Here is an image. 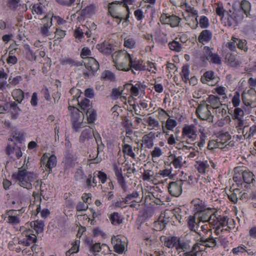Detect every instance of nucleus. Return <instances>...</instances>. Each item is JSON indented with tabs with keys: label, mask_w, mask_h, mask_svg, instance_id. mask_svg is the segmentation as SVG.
I'll list each match as a JSON object with an SVG mask.
<instances>
[{
	"label": "nucleus",
	"mask_w": 256,
	"mask_h": 256,
	"mask_svg": "<svg viewBox=\"0 0 256 256\" xmlns=\"http://www.w3.org/2000/svg\"><path fill=\"white\" fill-rule=\"evenodd\" d=\"M206 102L209 104L212 109H214L220 104L219 98L214 95L210 96Z\"/></svg>",
	"instance_id": "nucleus-40"
},
{
	"label": "nucleus",
	"mask_w": 256,
	"mask_h": 256,
	"mask_svg": "<svg viewBox=\"0 0 256 256\" xmlns=\"http://www.w3.org/2000/svg\"><path fill=\"white\" fill-rule=\"evenodd\" d=\"M70 93L72 95L73 98L69 101L68 108H76V106L78 104L82 110L87 111L88 108H92L88 99L84 98L80 102L79 101L78 98L82 92L78 89L72 88L70 89Z\"/></svg>",
	"instance_id": "nucleus-5"
},
{
	"label": "nucleus",
	"mask_w": 256,
	"mask_h": 256,
	"mask_svg": "<svg viewBox=\"0 0 256 256\" xmlns=\"http://www.w3.org/2000/svg\"><path fill=\"white\" fill-rule=\"evenodd\" d=\"M182 136L188 144H192L196 138V130L194 124H186L182 129Z\"/></svg>",
	"instance_id": "nucleus-10"
},
{
	"label": "nucleus",
	"mask_w": 256,
	"mask_h": 256,
	"mask_svg": "<svg viewBox=\"0 0 256 256\" xmlns=\"http://www.w3.org/2000/svg\"><path fill=\"white\" fill-rule=\"evenodd\" d=\"M225 58L226 62L232 66L236 67L241 63L236 56L232 54H228Z\"/></svg>",
	"instance_id": "nucleus-37"
},
{
	"label": "nucleus",
	"mask_w": 256,
	"mask_h": 256,
	"mask_svg": "<svg viewBox=\"0 0 256 256\" xmlns=\"http://www.w3.org/2000/svg\"><path fill=\"white\" fill-rule=\"evenodd\" d=\"M204 202L199 198H196L192 201V211L196 214L206 210Z\"/></svg>",
	"instance_id": "nucleus-24"
},
{
	"label": "nucleus",
	"mask_w": 256,
	"mask_h": 256,
	"mask_svg": "<svg viewBox=\"0 0 256 256\" xmlns=\"http://www.w3.org/2000/svg\"><path fill=\"white\" fill-rule=\"evenodd\" d=\"M125 199L126 204L130 205L131 208L136 210L139 208L140 198L137 192H134L132 194L128 195Z\"/></svg>",
	"instance_id": "nucleus-18"
},
{
	"label": "nucleus",
	"mask_w": 256,
	"mask_h": 256,
	"mask_svg": "<svg viewBox=\"0 0 256 256\" xmlns=\"http://www.w3.org/2000/svg\"><path fill=\"white\" fill-rule=\"evenodd\" d=\"M227 109L228 108L226 106L220 104L214 110H215V112L218 117L220 118L224 117L225 116H228L227 114Z\"/></svg>",
	"instance_id": "nucleus-41"
},
{
	"label": "nucleus",
	"mask_w": 256,
	"mask_h": 256,
	"mask_svg": "<svg viewBox=\"0 0 256 256\" xmlns=\"http://www.w3.org/2000/svg\"><path fill=\"white\" fill-rule=\"evenodd\" d=\"M212 32L208 30H203L200 34L198 40L203 44L208 42L212 39Z\"/></svg>",
	"instance_id": "nucleus-30"
},
{
	"label": "nucleus",
	"mask_w": 256,
	"mask_h": 256,
	"mask_svg": "<svg viewBox=\"0 0 256 256\" xmlns=\"http://www.w3.org/2000/svg\"><path fill=\"white\" fill-rule=\"evenodd\" d=\"M155 139L154 133L150 132L144 135L142 139V146L148 149L152 148L154 146V140Z\"/></svg>",
	"instance_id": "nucleus-20"
},
{
	"label": "nucleus",
	"mask_w": 256,
	"mask_h": 256,
	"mask_svg": "<svg viewBox=\"0 0 256 256\" xmlns=\"http://www.w3.org/2000/svg\"><path fill=\"white\" fill-rule=\"evenodd\" d=\"M242 178L245 182L250 184L254 180V174L250 172L244 170L242 174Z\"/></svg>",
	"instance_id": "nucleus-51"
},
{
	"label": "nucleus",
	"mask_w": 256,
	"mask_h": 256,
	"mask_svg": "<svg viewBox=\"0 0 256 256\" xmlns=\"http://www.w3.org/2000/svg\"><path fill=\"white\" fill-rule=\"evenodd\" d=\"M176 126L177 122L175 120L168 118L166 122L165 128L168 130H172Z\"/></svg>",
	"instance_id": "nucleus-57"
},
{
	"label": "nucleus",
	"mask_w": 256,
	"mask_h": 256,
	"mask_svg": "<svg viewBox=\"0 0 256 256\" xmlns=\"http://www.w3.org/2000/svg\"><path fill=\"white\" fill-rule=\"evenodd\" d=\"M108 13L113 18L118 20L120 24L126 15L129 14V8H126L119 1H114L108 4Z\"/></svg>",
	"instance_id": "nucleus-4"
},
{
	"label": "nucleus",
	"mask_w": 256,
	"mask_h": 256,
	"mask_svg": "<svg viewBox=\"0 0 256 256\" xmlns=\"http://www.w3.org/2000/svg\"><path fill=\"white\" fill-rule=\"evenodd\" d=\"M198 221L199 222L208 223L211 226L224 224L225 217L218 215L217 212L210 210H205L197 214Z\"/></svg>",
	"instance_id": "nucleus-2"
},
{
	"label": "nucleus",
	"mask_w": 256,
	"mask_h": 256,
	"mask_svg": "<svg viewBox=\"0 0 256 256\" xmlns=\"http://www.w3.org/2000/svg\"><path fill=\"white\" fill-rule=\"evenodd\" d=\"M238 11L232 12L230 10L229 12H226L225 17L222 20L226 26H235L240 20L242 17L238 14Z\"/></svg>",
	"instance_id": "nucleus-15"
},
{
	"label": "nucleus",
	"mask_w": 256,
	"mask_h": 256,
	"mask_svg": "<svg viewBox=\"0 0 256 256\" xmlns=\"http://www.w3.org/2000/svg\"><path fill=\"white\" fill-rule=\"evenodd\" d=\"M32 12L33 14L41 15L44 13V8L40 4H34L32 8Z\"/></svg>",
	"instance_id": "nucleus-59"
},
{
	"label": "nucleus",
	"mask_w": 256,
	"mask_h": 256,
	"mask_svg": "<svg viewBox=\"0 0 256 256\" xmlns=\"http://www.w3.org/2000/svg\"><path fill=\"white\" fill-rule=\"evenodd\" d=\"M142 86L140 83L138 82L134 85L128 84L126 86L128 89H130L132 94L133 96H138L139 94L140 90L142 88Z\"/></svg>",
	"instance_id": "nucleus-39"
},
{
	"label": "nucleus",
	"mask_w": 256,
	"mask_h": 256,
	"mask_svg": "<svg viewBox=\"0 0 256 256\" xmlns=\"http://www.w3.org/2000/svg\"><path fill=\"white\" fill-rule=\"evenodd\" d=\"M12 96L13 98L19 103H20L24 98V92L20 89L14 90Z\"/></svg>",
	"instance_id": "nucleus-50"
},
{
	"label": "nucleus",
	"mask_w": 256,
	"mask_h": 256,
	"mask_svg": "<svg viewBox=\"0 0 256 256\" xmlns=\"http://www.w3.org/2000/svg\"><path fill=\"white\" fill-rule=\"evenodd\" d=\"M154 172L150 170H146L142 174V178L144 180L151 181L153 178Z\"/></svg>",
	"instance_id": "nucleus-64"
},
{
	"label": "nucleus",
	"mask_w": 256,
	"mask_h": 256,
	"mask_svg": "<svg viewBox=\"0 0 256 256\" xmlns=\"http://www.w3.org/2000/svg\"><path fill=\"white\" fill-rule=\"evenodd\" d=\"M96 10V6L94 4H90L81 11V15L84 17H90L94 14Z\"/></svg>",
	"instance_id": "nucleus-34"
},
{
	"label": "nucleus",
	"mask_w": 256,
	"mask_h": 256,
	"mask_svg": "<svg viewBox=\"0 0 256 256\" xmlns=\"http://www.w3.org/2000/svg\"><path fill=\"white\" fill-rule=\"evenodd\" d=\"M86 72L84 74L86 76H90L93 75L94 72H96L99 68L98 62L93 58H87L84 60Z\"/></svg>",
	"instance_id": "nucleus-14"
},
{
	"label": "nucleus",
	"mask_w": 256,
	"mask_h": 256,
	"mask_svg": "<svg viewBox=\"0 0 256 256\" xmlns=\"http://www.w3.org/2000/svg\"><path fill=\"white\" fill-rule=\"evenodd\" d=\"M56 157L54 154L45 153L41 158V164L44 167L46 171L50 172L52 168L56 165Z\"/></svg>",
	"instance_id": "nucleus-11"
},
{
	"label": "nucleus",
	"mask_w": 256,
	"mask_h": 256,
	"mask_svg": "<svg viewBox=\"0 0 256 256\" xmlns=\"http://www.w3.org/2000/svg\"><path fill=\"white\" fill-rule=\"evenodd\" d=\"M170 2L174 6L182 7L186 9L188 12H191L194 16L198 14V12L194 8L187 7L186 0H170Z\"/></svg>",
	"instance_id": "nucleus-27"
},
{
	"label": "nucleus",
	"mask_w": 256,
	"mask_h": 256,
	"mask_svg": "<svg viewBox=\"0 0 256 256\" xmlns=\"http://www.w3.org/2000/svg\"><path fill=\"white\" fill-rule=\"evenodd\" d=\"M210 106L206 102L200 104L196 110L198 116L201 120H206L208 122H212L214 116L212 115Z\"/></svg>",
	"instance_id": "nucleus-9"
},
{
	"label": "nucleus",
	"mask_w": 256,
	"mask_h": 256,
	"mask_svg": "<svg viewBox=\"0 0 256 256\" xmlns=\"http://www.w3.org/2000/svg\"><path fill=\"white\" fill-rule=\"evenodd\" d=\"M114 65L118 70L128 71L132 56L126 51L121 50L112 55Z\"/></svg>",
	"instance_id": "nucleus-3"
},
{
	"label": "nucleus",
	"mask_w": 256,
	"mask_h": 256,
	"mask_svg": "<svg viewBox=\"0 0 256 256\" xmlns=\"http://www.w3.org/2000/svg\"><path fill=\"white\" fill-rule=\"evenodd\" d=\"M63 162L66 168L73 166L75 164L74 158L70 156L66 157L64 160Z\"/></svg>",
	"instance_id": "nucleus-63"
},
{
	"label": "nucleus",
	"mask_w": 256,
	"mask_h": 256,
	"mask_svg": "<svg viewBox=\"0 0 256 256\" xmlns=\"http://www.w3.org/2000/svg\"><path fill=\"white\" fill-rule=\"evenodd\" d=\"M131 139L130 137L127 136L124 138V144H122V152L128 156L134 159L136 158V154L134 152L132 147L129 144H126V142H130Z\"/></svg>",
	"instance_id": "nucleus-26"
},
{
	"label": "nucleus",
	"mask_w": 256,
	"mask_h": 256,
	"mask_svg": "<svg viewBox=\"0 0 256 256\" xmlns=\"http://www.w3.org/2000/svg\"><path fill=\"white\" fill-rule=\"evenodd\" d=\"M26 134L23 132H14L13 133L12 138L10 140L12 141H18L20 142H23L25 138Z\"/></svg>",
	"instance_id": "nucleus-49"
},
{
	"label": "nucleus",
	"mask_w": 256,
	"mask_h": 256,
	"mask_svg": "<svg viewBox=\"0 0 256 256\" xmlns=\"http://www.w3.org/2000/svg\"><path fill=\"white\" fill-rule=\"evenodd\" d=\"M204 57L210 63L216 64H219L221 63L220 56L217 54L213 53L208 48H207L205 52Z\"/></svg>",
	"instance_id": "nucleus-25"
},
{
	"label": "nucleus",
	"mask_w": 256,
	"mask_h": 256,
	"mask_svg": "<svg viewBox=\"0 0 256 256\" xmlns=\"http://www.w3.org/2000/svg\"><path fill=\"white\" fill-rule=\"evenodd\" d=\"M101 250H104L106 252L110 251L108 246L106 244L100 245V243H96L90 248V251L94 252H99Z\"/></svg>",
	"instance_id": "nucleus-43"
},
{
	"label": "nucleus",
	"mask_w": 256,
	"mask_h": 256,
	"mask_svg": "<svg viewBox=\"0 0 256 256\" xmlns=\"http://www.w3.org/2000/svg\"><path fill=\"white\" fill-rule=\"evenodd\" d=\"M240 6L244 13L246 16L248 17L250 15V12L251 8L250 4L247 0H243L241 2Z\"/></svg>",
	"instance_id": "nucleus-53"
},
{
	"label": "nucleus",
	"mask_w": 256,
	"mask_h": 256,
	"mask_svg": "<svg viewBox=\"0 0 256 256\" xmlns=\"http://www.w3.org/2000/svg\"><path fill=\"white\" fill-rule=\"evenodd\" d=\"M12 117L13 119H16L20 114V110L18 104L14 102L10 104Z\"/></svg>",
	"instance_id": "nucleus-52"
},
{
	"label": "nucleus",
	"mask_w": 256,
	"mask_h": 256,
	"mask_svg": "<svg viewBox=\"0 0 256 256\" xmlns=\"http://www.w3.org/2000/svg\"><path fill=\"white\" fill-rule=\"evenodd\" d=\"M216 12L218 16L221 18L222 20L225 17L226 12L224 8V7L221 4H218L216 8Z\"/></svg>",
	"instance_id": "nucleus-62"
},
{
	"label": "nucleus",
	"mask_w": 256,
	"mask_h": 256,
	"mask_svg": "<svg viewBox=\"0 0 256 256\" xmlns=\"http://www.w3.org/2000/svg\"><path fill=\"white\" fill-rule=\"evenodd\" d=\"M6 153L12 156H16L18 158H20L22 155L20 148L14 143L8 144L6 148Z\"/></svg>",
	"instance_id": "nucleus-23"
},
{
	"label": "nucleus",
	"mask_w": 256,
	"mask_h": 256,
	"mask_svg": "<svg viewBox=\"0 0 256 256\" xmlns=\"http://www.w3.org/2000/svg\"><path fill=\"white\" fill-rule=\"evenodd\" d=\"M208 224L206 223V224H202L198 228V230H196V232L200 236L204 238L205 234H207L208 232L210 233V229Z\"/></svg>",
	"instance_id": "nucleus-46"
},
{
	"label": "nucleus",
	"mask_w": 256,
	"mask_h": 256,
	"mask_svg": "<svg viewBox=\"0 0 256 256\" xmlns=\"http://www.w3.org/2000/svg\"><path fill=\"white\" fill-rule=\"evenodd\" d=\"M112 243L114 246V252L121 254L125 250V238L120 236H113L112 238Z\"/></svg>",
	"instance_id": "nucleus-16"
},
{
	"label": "nucleus",
	"mask_w": 256,
	"mask_h": 256,
	"mask_svg": "<svg viewBox=\"0 0 256 256\" xmlns=\"http://www.w3.org/2000/svg\"><path fill=\"white\" fill-rule=\"evenodd\" d=\"M201 80L203 84L214 86L218 82V78L214 76L213 72L208 71L202 76Z\"/></svg>",
	"instance_id": "nucleus-21"
},
{
	"label": "nucleus",
	"mask_w": 256,
	"mask_h": 256,
	"mask_svg": "<svg viewBox=\"0 0 256 256\" xmlns=\"http://www.w3.org/2000/svg\"><path fill=\"white\" fill-rule=\"evenodd\" d=\"M187 222L190 230L195 232H196L200 224V222L198 221L196 214L190 216L188 218Z\"/></svg>",
	"instance_id": "nucleus-28"
},
{
	"label": "nucleus",
	"mask_w": 256,
	"mask_h": 256,
	"mask_svg": "<svg viewBox=\"0 0 256 256\" xmlns=\"http://www.w3.org/2000/svg\"><path fill=\"white\" fill-rule=\"evenodd\" d=\"M230 138V135L228 133L220 134L216 139L218 146H220V144H224L226 143Z\"/></svg>",
	"instance_id": "nucleus-42"
},
{
	"label": "nucleus",
	"mask_w": 256,
	"mask_h": 256,
	"mask_svg": "<svg viewBox=\"0 0 256 256\" xmlns=\"http://www.w3.org/2000/svg\"><path fill=\"white\" fill-rule=\"evenodd\" d=\"M200 244H199V246L202 248L204 249V247L206 248H214L216 244V240L213 238H204V237L201 238Z\"/></svg>",
	"instance_id": "nucleus-32"
},
{
	"label": "nucleus",
	"mask_w": 256,
	"mask_h": 256,
	"mask_svg": "<svg viewBox=\"0 0 256 256\" xmlns=\"http://www.w3.org/2000/svg\"><path fill=\"white\" fill-rule=\"evenodd\" d=\"M12 178L20 186L28 190L32 188V184L35 181L38 183L37 185L40 183L36 174L23 168H19L17 172H14L12 174Z\"/></svg>",
	"instance_id": "nucleus-1"
},
{
	"label": "nucleus",
	"mask_w": 256,
	"mask_h": 256,
	"mask_svg": "<svg viewBox=\"0 0 256 256\" xmlns=\"http://www.w3.org/2000/svg\"><path fill=\"white\" fill-rule=\"evenodd\" d=\"M195 166L200 173L206 174L210 170L211 168L216 169V164L210 160H198L196 162Z\"/></svg>",
	"instance_id": "nucleus-12"
},
{
	"label": "nucleus",
	"mask_w": 256,
	"mask_h": 256,
	"mask_svg": "<svg viewBox=\"0 0 256 256\" xmlns=\"http://www.w3.org/2000/svg\"><path fill=\"white\" fill-rule=\"evenodd\" d=\"M169 48L170 50L180 52L182 50V47L181 44L176 41L174 40L168 44Z\"/></svg>",
	"instance_id": "nucleus-60"
},
{
	"label": "nucleus",
	"mask_w": 256,
	"mask_h": 256,
	"mask_svg": "<svg viewBox=\"0 0 256 256\" xmlns=\"http://www.w3.org/2000/svg\"><path fill=\"white\" fill-rule=\"evenodd\" d=\"M72 114V124L76 132H78L81 128L86 126V122H84V116L80 114V110L76 108H68Z\"/></svg>",
	"instance_id": "nucleus-7"
},
{
	"label": "nucleus",
	"mask_w": 256,
	"mask_h": 256,
	"mask_svg": "<svg viewBox=\"0 0 256 256\" xmlns=\"http://www.w3.org/2000/svg\"><path fill=\"white\" fill-rule=\"evenodd\" d=\"M180 20L179 17L174 15L168 16L164 14L160 16V21L162 23L170 24L172 27L178 26Z\"/></svg>",
	"instance_id": "nucleus-19"
},
{
	"label": "nucleus",
	"mask_w": 256,
	"mask_h": 256,
	"mask_svg": "<svg viewBox=\"0 0 256 256\" xmlns=\"http://www.w3.org/2000/svg\"><path fill=\"white\" fill-rule=\"evenodd\" d=\"M183 181L182 180L172 182L170 183L168 190L170 194L174 196H178L182 192Z\"/></svg>",
	"instance_id": "nucleus-17"
},
{
	"label": "nucleus",
	"mask_w": 256,
	"mask_h": 256,
	"mask_svg": "<svg viewBox=\"0 0 256 256\" xmlns=\"http://www.w3.org/2000/svg\"><path fill=\"white\" fill-rule=\"evenodd\" d=\"M97 49L104 54H110L112 52V46L108 42H104L96 45Z\"/></svg>",
	"instance_id": "nucleus-33"
},
{
	"label": "nucleus",
	"mask_w": 256,
	"mask_h": 256,
	"mask_svg": "<svg viewBox=\"0 0 256 256\" xmlns=\"http://www.w3.org/2000/svg\"><path fill=\"white\" fill-rule=\"evenodd\" d=\"M110 220L112 224H119L122 222V220L120 218V216L117 212H114L110 216Z\"/></svg>",
	"instance_id": "nucleus-54"
},
{
	"label": "nucleus",
	"mask_w": 256,
	"mask_h": 256,
	"mask_svg": "<svg viewBox=\"0 0 256 256\" xmlns=\"http://www.w3.org/2000/svg\"><path fill=\"white\" fill-rule=\"evenodd\" d=\"M24 48L26 56L29 60H36V57L28 44H24Z\"/></svg>",
	"instance_id": "nucleus-56"
},
{
	"label": "nucleus",
	"mask_w": 256,
	"mask_h": 256,
	"mask_svg": "<svg viewBox=\"0 0 256 256\" xmlns=\"http://www.w3.org/2000/svg\"><path fill=\"white\" fill-rule=\"evenodd\" d=\"M202 250L204 248H201L198 243H196L193 246L192 250L185 253L184 256H197V254Z\"/></svg>",
	"instance_id": "nucleus-44"
},
{
	"label": "nucleus",
	"mask_w": 256,
	"mask_h": 256,
	"mask_svg": "<svg viewBox=\"0 0 256 256\" xmlns=\"http://www.w3.org/2000/svg\"><path fill=\"white\" fill-rule=\"evenodd\" d=\"M170 163L175 168H181L186 163V161L182 156H174Z\"/></svg>",
	"instance_id": "nucleus-36"
},
{
	"label": "nucleus",
	"mask_w": 256,
	"mask_h": 256,
	"mask_svg": "<svg viewBox=\"0 0 256 256\" xmlns=\"http://www.w3.org/2000/svg\"><path fill=\"white\" fill-rule=\"evenodd\" d=\"M198 24L202 28H206L209 26V20L206 16H202L200 18Z\"/></svg>",
	"instance_id": "nucleus-61"
},
{
	"label": "nucleus",
	"mask_w": 256,
	"mask_h": 256,
	"mask_svg": "<svg viewBox=\"0 0 256 256\" xmlns=\"http://www.w3.org/2000/svg\"><path fill=\"white\" fill-rule=\"evenodd\" d=\"M20 210H10L7 212V220L13 225L18 224L20 222Z\"/></svg>",
	"instance_id": "nucleus-22"
},
{
	"label": "nucleus",
	"mask_w": 256,
	"mask_h": 256,
	"mask_svg": "<svg viewBox=\"0 0 256 256\" xmlns=\"http://www.w3.org/2000/svg\"><path fill=\"white\" fill-rule=\"evenodd\" d=\"M124 47L128 48H135L136 42L134 38L131 36H128L124 38Z\"/></svg>",
	"instance_id": "nucleus-48"
},
{
	"label": "nucleus",
	"mask_w": 256,
	"mask_h": 256,
	"mask_svg": "<svg viewBox=\"0 0 256 256\" xmlns=\"http://www.w3.org/2000/svg\"><path fill=\"white\" fill-rule=\"evenodd\" d=\"M130 63V70L131 68L136 70H145V68L142 65V62L139 60H136V59H134L132 56Z\"/></svg>",
	"instance_id": "nucleus-35"
},
{
	"label": "nucleus",
	"mask_w": 256,
	"mask_h": 256,
	"mask_svg": "<svg viewBox=\"0 0 256 256\" xmlns=\"http://www.w3.org/2000/svg\"><path fill=\"white\" fill-rule=\"evenodd\" d=\"M86 114L88 123H93L96 120V110L92 108H88Z\"/></svg>",
	"instance_id": "nucleus-47"
},
{
	"label": "nucleus",
	"mask_w": 256,
	"mask_h": 256,
	"mask_svg": "<svg viewBox=\"0 0 256 256\" xmlns=\"http://www.w3.org/2000/svg\"><path fill=\"white\" fill-rule=\"evenodd\" d=\"M93 130L90 127L86 128L81 133L79 140L80 142L84 143L92 138Z\"/></svg>",
	"instance_id": "nucleus-31"
},
{
	"label": "nucleus",
	"mask_w": 256,
	"mask_h": 256,
	"mask_svg": "<svg viewBox=\"0 0 256 256\" xmlns=\"http://www.w3.org/2000/svg\"><path fill=\"white\" fill-rule=\"evenodd\" d=\"M164 154L162 150L158 147L155 146L154 149L150 152V156L152 160L155 162L160 157Z\"/></svg>",
	"instance_id": "nucleus-38"
},
{
	"label": "nucleus",
	"mask_w": 256,
	"mask_h": 256,
	"mask_svg": "<svg viewBox=\"0 0 256 256\" xmlns=\"http://www.w3.org/2000/svg\"><path fill=\"white\" fill-rule=\"evenodd\" d=\"M230 116H225L223 118H220L215 124L216 126L222 127L224 125L230 123Z\"/></svg>",
	"instance_id": "nucleus-58"
},
{
	"label": "nucleus",
	"mask_w": 256,
	"mask_h": 256,
	"mask_svg": "<svg viewBox=\"0 0 256 256\" xmlns=\"http://www.w3.org/2000/svg\"><path fill=\"white\" fill-rule=\"evenodd\" d=\"M144 120L147 124L148 128L149 130H156L160 126L159 122L152 116L144 118Z\"/></svg>",
	"instance_id": "nucleus-29"
},
{
	"label": "nucleus",
	"mask_w": 256,
	"mask_h": 256,
	"mask_svg": "<svg viewBox=\"0 0 256 256\" xmlns=\"http://www.w3.org/2000/svg\"><path fill=\"white\" fill-rule=\"evenodd\" d=\"M30 226L33 227L37 233L42 232L44 230V224L41 220H36L29 224Z\"/></svg>",
	"instance_id": "nucleus-45"
},
{
	"label": "nucleus",
	"mask_w": 256,
	"mask_h": 256,
	"mask_svg": "<svg viewBox=\"0 0 256 256\" xmlns=\"http://www.w3.org/2000/svg\"><path fill=\"white\" fill-rule=\"evenodd\" d=\"M20 230L22 232V238L19 241L20 244L24 246H29L36 241V236L33 234L32 230L30 228L29 223L27 222L24 226H21Z\"/></svg>",
	"instance_id": "nucleus-6"
},
{
	"label": "nucleus",
	"mask_w": 256,
	"mask_h": 256,
	"mask_svg": "<svg viewBox=\"0 0 256 256\" xmlns=\"http://www.w3.org/2000/svg\"><path fill=\"white\" fill-rule=\"evenodd\" d=\"M42 24L40 28V34L44 37H48L52 35L50 32V28L52 26V18H48V15L46 14L41 19Z\"/></svg>",
	"instance_id": "nucleus-13"
},
{
	"label": "nucleus",
	"mask_w": 256,
	"mask_h": 256,
	"mask_svg": "<svg viewBox=\"0 0 256 256\" xmlns=\"http://www.w3.org/2000/svg\"><path fill=\"white\" fill-rule=\"evenodd\" d=\"M163 238L165 246L170 248H174L178 253L187 249V244L178 237H164Z\"/></svg>",
	"instance_id": "nucleus-8"
},
{
	"label": "nucleus",
	"mask_w": 256,
	"mask_h": 256,
	"mask_svg": "<svg viewBox=\"0 0 256 256\" xmlns=\"http://www.w3.org/2000/svg\"><path fill=\"white\" fill-rule=\"evenodd\" d=\"M181 76L184 82H188L189 80L190 70L188 66H182Z\"/></svg>",
	"instance_id": "nucleus-55"
}]
</instances>
